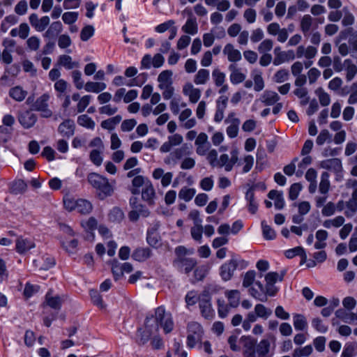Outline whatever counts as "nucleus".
Segmentation results:
<instances>
[{
  "label": "nucleus",
  "mask_w": 357,
  "mask_h": 357,
  "mask_svg": "<svg viewBox=\"0 0 357 357\" xmlns=\"http://www.w3.org/2000/svg\"><path fill=\"white\" fill-rule=\"evenodd\" d=\"M183 93L188 96L189 101L191 103H196L201 97V90L195 88L192 84L188 82L183 86Z\"/></svg>",
  "instance_id": "obj_19"
},
{
  "label": "nucleus",
  "mask_w": 357,
  "mask_h": 357,
  "mask_svg": "<svg viewBox=\"0 0 357 357\" xmlns=\"http://www.w3.org/2000/svg\"><path fill=\"white\" fill-rule=\"evenodd\" d=\"M196 193V190L188 187L182 188L178 192V198L185 202L190 201Z\"/></svg>",
  "instance_id": "obj_53"
},
{
  "label": "nucleus",
  "mask_w": 357,
  "mask_h": 357,
  "mask_svg": "<svg viewBox=\"0 0 357 357\" xmlns=\"http://www.w3.org/2000/svg\"><path fill=\"white\" fill-rule=\"evenodd\" d=\"M245 199L248 202V211L255 214L258 209V204L255 200L253 188H250L245 194Z\"/></svg>",
  "instance_id": "obj_40"
},
{
  "label": "nucleus",
  "mask_w": 357,
  "mask_h": 357,
  "mask_svg": "<svg viewBox=\"0 0 357 357\" xmlns=\"http://www.w3.org/2000/svg\"><path fill=\"white\" fill-rule=\"evenodd\" d=\"M91 184L96 189V193L100 199H104L113 193V187L107 178L97 174H91Z\"/></svg>",
  "instance_id": "obj_1"
},
{
  "label": "nucleus",
  "mask_w": 357,
  "mask_h": 357,
  "mask_svg": "<svg viewBox=\"0 0 357 357\" xmlns=\"http://www.w3.org/2000/svg\"><path fill=\"white\" fill-rule=\"evenodd\" d=\"M212 77L215 86H220L225 83L226 75L218 68H215L212 72Z\"/></svg>",
  "instance_id": "obj_59"
},
{
  "label": "nucleus",
  "mask_w": 357,
  "mask_h": 357,
  "mask_svg": "<svg viewBox=\"0 0 357 357\" xmlns=\"http://www.w3.org/2000/svg\"><path fill=\"white\" fill-rule=\"evenodd\" d=\"M268 197L270 199L274 200L275 208L280 210L284 206V200L283 198L282 192L278 191L276 190H271L268 194Z\"/></svg>",
  "instance_id": "obj_28"
},
{
  "label": "nucleus",
  "mask_w": 357,
  "mask_h": 357,
  "mask_svg": "<svg viewBox=\"0 0 357 357\" xmlns=\"http://www.w3.org/2000/svg\"><path fill=\"white\" fill-rule=\"evenodd\" d=\"M231 71L230 75V81L234 84H238L245 79V75L242 73L240 70L237 69L234 65H230L229 67Z\"/></svg>",
  "instance_id": "obj_41"
},
{
  "label": "nucleus",
  "mask_w": 357,
  "mask_h": 357,
  "mask_svg": "<svg viewBox=\"0 0 357 357\" xmlns=\"http://www.w3.org/2000/svg\"><path fill=\"white\" fill-rule=\"evenodd\" d=\"M72 77L73 79V82L77 89H81L84 86V89L86 91H89V82H86L85 85H84V82L82 79V73L79 70H73L72 72Z\"/></svg>",
  "instance_id": "obj_46"
},
{
  "label": "nucleus",
  "mask_w": 357,
  "mask_h": 357,
  "mask_svg": "<svg viewBox=\"0 0 357 357\" xmlns=\"http://www.w3.org/2000/svg\"><path fill=\"white\" fill-rule=\"evenodd\" d=\"M263 236L266 240H273L275 238V231L266 224L265 220L261 221Z\"/></svg>",
  "instance_id": "obj_58"
},
{
  "label": "nucleus",
  "mask_w": 357,
  "mask_h": 357,
  "mask_svg": "<svg viewBox=\"0 0 357 357\" xmlns=\"http://www.w3.org/2000/svg\"><path fill=\"white\" fill-rule=\"evenodd\" d=\"M280 99L278 94L272 91H265L261 96V101L266 105H273Z\"/></svg>",
  "instance_id": "obj_35"
},
{
  "label": "nucleus",
  "mask_w": 357,
  "mask_h": 357,
  "mask_svg": "<svg viewBox=\"0 0 357 357\" xmlns=\"http://www.w3.org/2000/svg\"><path fill=\"white\" fill-rule=\"evenodd\" d=\"M243 357H257L256 343L257 340L251 336H242Z\"/></svg>",
  "instance_id": "obj_12"
},
{
  "label": "nucleus",
  "mask_w": 357,
  "mask_h": 357,
  "mask_svg": "<svg viewBox=\"0 0 357 357\" xmlns=\"http://www.w3.org/2000/svg\"><path fill=\"white\" fill-rule=\"evenodd\" d=\"M344 68L346 71L347 81H351L357 74V66L351 59H347L344 61Z\"/></svg>",
  "instance_id": "obj_32"
},
{
  "label": "nucleus",
  "mask_w": 357,
  "mask_h": 357,
  "mask_svg": "<svg viewBox=\"0 0 357 357\" xmlns=\"http://www.w3.org/2000/svg\"><path fill=\"white\" fill-rule=\"evenodd\" d=\"M223 54L227 56V59L230 62L239 61L242 56L240 51L234 48L232 44H227L223 49Z\"/></svg>",
  "instance_id": "obj_20"
},
{
  "label": "nucleus",
  "mask_w": 357,
  "mask_h": 357,
  "mask_svg": "<svg viewBox=\"0 0 357 357\" xmlns=\"http://www.w3.org/2000/svg\"><path fill=\"white\" fill-rule=\"evenodd\" d=\"M225 296L229 301L230 307L235 308L238 306L241 299V293L238 290H227L225 291Z\"/></svg>",
  "instance_id": "obj_31"
},
{
  "label": "nucleus",
  "mask_w": 357,
  "mask_h": 357,
  "mask_svg": "<svg viewBox=\"0 0 357 357\" xmlns=\"http://www.w3.org/2000/svg\"><path fill=\"white\" fill-rule=\"evenodd\" d=\"M182 31L185 33L195 35L198 31L197 24L195 20L188 19L182 26Z\"/></svg>",
  "instance_id": "obj_51"
},
{
  "label": "nucleus",
  "mask_w": 357,
  "mask_h": 357,
  "mask_svg": "<svg viewBox=\"0 0 357 357\" xmlns=\"http://www.w3.org/2000/svg\"><path fill=\"white\" fill-rule=\"evenodd\" d=\"M155 321L166 333L171 332L174 327V323L171 314L167 313L162 307L155 310Z\"/></svg>",
  "instance_id": "obj_7"
},
{
  "label": "nucleus",
  "mask_w": 357,
  "mask_h": 357,
  "mask_svg": "<svg viewBox=\"0 0 357 357\" xmlns=\"http://www.w3.org/2000/svg\"><path fill=\"white\" fill-rule=\"evenodd\" d=\"M314 19L310 15H304L300 22V29L305 37H308L312 29Z\"/></svg>",
  "instance_id": "obj_22"
},
{
  "label": "nucleus",
  "mask_w": 357,
  "mask_h": 357,
  "mask_svg": "<svg viewBox=\"0 0 357 357\" xmlns=\"http://www.w3.org/2000/svg\"><path fill=\"white\" fill-rule=\"evenodd\" d=\"M62 27L61 22H54L45 31L43 36L50 40H55L59 33L62 31Z\"/></svg>",
  "instance_id": "obj_26"
},
{
  "label": "nucleus",
  "mask_w": 357,
  "mask_h": 357,
  "mask_svg": "<svg viewBox=\"0 0 357 357\" xmlns=\"http://www.w3.org/2000/svg\"><path fill=\"white\" fill-rule=\"evenodd\" d=\"M303 186L300 183L292 184L289 188V197L291 200H295L298 198Z\"/></svg>",
  "instance_id": "obj_62"
},
{
  "label": "nucleus",
  "mask_w": 357,
  "mask_h": 357,
  "mask_svg": "<svg viewBox=\"0 0 357 357\" xmlns=\"http://www.w3.org/2000/svg\"><path fill=\"white\" fill-rule=\"evenodd\" d=\"M206 155V160L213 167H218V151L215 149L209 150Z\"/></svg>",
  "instance_id": "obj_64"
},
{
  "label": "nucleus",
  "mask_w": 357,
  "mask_h": 357,
  "mask_svg": "<svg viewBox=\"0 0 357 357\" xmlns=\"http://www.w3.org/2000/svg\"><path fill=\"white\" fill-rule=\"evenodd\" d=\"M187 331V345L189 348H193L202 341L203 328L199 323L194 321L188 324Z\"/></svg>",
  "instance_id": "obj_4"
},
{
  "label": "nucleus",
  "mask_w": 357,
  "mask_h": 357,
  "mask_svg": "<svg viewBox=\"0 0 357 357\" xmlns=\"http://www.w3.org/2000/svg\"><path fill=\"white\" fill-rule=\"evenodd\" d=\"M183 138L181 135L175 133L168 136L167 140L165 142L160 148V151L162 153L169 152L174 146H179L182 144Z\"/></svg>",
  "instance_id": "obj_15"
},
{
  "label": "nucleus",
  "mask_w": 357,
  "mask_h": 357,
  "mask_svg": "<svg viewBox=\"0 0 357 357\" xmlns=\"http://www.w3.org/2000/svg\"><path fill=\"white\" fill-rule=\"evenodd\" d=\"M284 255L289 259H291L295 256H301L304 260L306 259L305 252L304 249L300 246L286 250Z\"/></svg>",
  "instance_id": "obj_57"
},
{
  "label": "nucleus",
  "mask_w": 357,
  "mask_h": 357,
  "mask_svg": "<svg viewBox=\"0 0 357 357\" xmlns=\"http://www.w3.org/2000/svg\"><path fill=\"white\" fill-rule=\"evenodd\" d=\"M289 73L287 69L278 70L273 76V79L277 83H282L289 79Z\"/></svg>",
  "instance_id": "obj_63"
},
{
  "label": "nucleus",
  "mask_w": 357,
  "mask_h": 357,
  "mask_svg": "<svg viewBox=\"0 0 357 357\" xmlns=\"http://www.w3.org/2000/svg\"><path fill=\"white\" fill-rule=\"evenodd\" d=\"M43 263L40 265L38 264L37 260L33 261V264L36 266H39L40 269L42 270H48L51 268H52L55 265V259L53 257L50 256V255H45L43 257Z\"/></svg>",
  "instance_id": "obj_45"
},
{
  "label": "nucleus",
  "mask_w": 357,
  "mask_h": 357,
  "mask_svg": "<svg viewBox=\"0 0 357 357\" xmlns=\"http://www.w3.org/2000/svg\"><path fill=\"white\" fill-rule=\"evenodd\" d=\"M27 184L22 179L13 181L10 187V192L13 195H21L26 192Z\"/></svg>",
  "instance_id": "obj_36"
},
{
  "label": "nucleus",
  "mask_w": 357,
  "mask_h": 357,
  "mask_svg": "<svg viewBox=\"0 0 357 357\" xmlns=\"http://www.w3.org/2000/svg\"><path fill=\"white\" fill-rule=\"evenodd\" d=\"M151 255V250L149 248H138L132 255L133 259L137 261H144Z\"/></svg>",
  "instance_id": "obj_29"
},
{
  "label": "nucleus",
  "mask_w": 357,
  "mask_h": 357,
  "mask_svg": "<svg viewBox=\"0 0 357 357\" xmlns=\"http://www.w3.org/2000/svg\"><path fill=\"white\" fill-rule=\"evenodd\" d=\"M328 237V233L324 229H319L315 234L316 242L314 247L317 250H322L327 245L326 241Z\"/></svg>",
  "instance_id": "obj_27"
},
{
  "label": "nucleus",
  "mask_w": 357,
  "mask_h": 357,
  "mask_svg": "<svg viewBox=\"0 0 357 357\" xmlns=\"http://www.w3.org/2000/svg\"><path fill=\"white\" fill-rule=\"evenodd\" d=\"M345 222V219L342 215H338L334 218L333 219L326 220L323 222V226L325 228L330 229L332 227L338 228L344 225Z\"/></svg>",
  "instance_id": "obj_47"
},
{
  "label": "nucleus",
  "mask_w": 357,
  "mask_h": 357,
  "mask_svg": "<svg viewBox=\"0 0 357 357\" xmlns=\"http://www.w3.org/2000/svg\"><path fill=\"white\" fill-rule=\"evenodd\" d=\"M254 311L259 318L263 319H267L272 314V310L263 304H257L255 306Z\"/></svg>",
  "instance_id": "obj_49"
},
{
  "label": "nucleus",
  "mask_w": 357,
  "mask_h": 357,
  "mask_svg": "<svg viewBox=\"0 0 357 357\" xmlns=\"http://www.w3.org/2000/svg\"><path fill=\"white\" fill-rule=\"evenodd\" d=\"M329 176V174L326 172H323L321 175L319 191L321 195H328L330 190L331 183Z\"/></svg>",
  "instance_id": "obj_37"
},
{
  "label": "nucleus",
  "mask_w": 357,
  "mask_h": 357,
  "mask_svg": "<svg viewBox=\"0 0 357 357\" xmlns=\"http://www.w3.org/2000/svg\"><path fill=\"white\" fill-rule=\"evenodd\" d=\"M27 93V91L23 90L22 88L20 86L13 87L9 90L10 97L17 102L24 100Z\"/></svg>",
  "instance_id": "obj_42"
},
{
  "label": "nucleus",
  "mask_w": 357,
  "mask_h": 357,
  "mask_svg": "<svg viewBox=\"0 0 357 357\" xmlns=\"http://www.w3.org/2000/svg\"><path fill=\"white\" fill-rule=\"evenodd\" d=\"M294 94L298 98L301 99V104L305 105L309 102L310 98L308 96V91L304 86L296 87L294 90Z\"/></svg>",
  "instance_id": "obj_48"
},
{
  "label": "nucleus",
  "mask_w": 357,
  "mask_h": 357,
  "mask_svg": "<svg viewBox=\"0 0 357 357\" xmlns=\"http://www.w3.org/2000/svg\"><path fill=\"white\" fill-rule=\"evenodd\" d=\"M91 301L100 310H105L107 305L104 303L102 296L97 291L91 290Z\"/></svg>",
  "instance_id": "obj_52"
},
{
  "label": "nucleus",
  "mask_w": 357,
  "mask_h": 357,
  "mask_svg": "<svg viewBox=\"0 0 357 357\" xmlns=\"http://www.w3.org/2000/svg\"><path fill=\"white\" fill-rule=\"evenodd\" d=\"M336 212V205L332 202H328L323 207L321 214L324 217H330Z\"/></svg>",
  "instance_id": "obj_60"
},
{
  "label": "nucleus",
  "mask_w": 357,
  "mask_h": 357,
  "mask_svg": "<svg viewBox=\"0 0 357 357\" xmlns=\"http://www.w3.org/2000/svg\"><path fill=\"white\" fill-rule=\"evenodd\" d=\"M172 75L173 73L170 70L162 71L158 77V87L172 84Z\"/></svg>",
  "instance_id": "obj_39"
},
{
  "label": "nucleus",
  "mask_w": 357,
  "mask_h": 357,
  "mask_svg": "<svg viewBox=\"0 0 357 357\" xmlns=\"http://www.w3.org/2000/svg\"><path fill=\"white\" fill-rule=\"evenodd\" d=\"M35 247V243L29 238L19 237L16 241V251L20 254H24Z\"/></svg>",
  "instance_id": "obj_25"
},
{
  "label": "nucleus",
  "mask_w": 357,
  "mask_h": 357,
  "mask_svg": "<svg viewBox=\"0 0 357 357\" xmlns=\"http://www.w3.org/2000/svg\"><path fill=\"white\" fill-rule=\"evenodd\" d=\"M284 275H279L277 272H269L265 275L266 292L269 296H274L278 291V288L275 286L278 281L283 280Z\"/></svg>",
  "instance_id": "obj_9"
},
{
  "label": "nucleus",
  "mask_w": 357,
  "mask_h": 357,
  "mask_svg": "<svg viewBox=\"0 0 357 357\" xmlns=\"http://www.w3.org/2000/svg\"><path fill=\"white\" fill-rule=\"evenodd\" d=\"M122 120L120 115H116L101 122V127L107 130H112Z\"/></svg>",
  "instance_id": "obj_44"
},
{
  "label": "nucleus",
  "mask_w": 357,
  "mask_h": 357,
  "mask_svg": "<svg viewBox=\"0 0 357 357\" xmlns=\"http://www.w3.org/2000/svg\"><path fill=\"white\" fill-rule=\"evenodd\" d=\"M238 160V151L233 149L230 151V156L227 153L221 154L218 159L219 168H224L226 172H231Z\"/></svg>",
  "instance_id": "obj_6"
},
{
  "label": "nucleus",
  "mask_w": 357,
  "mask_h": 357,
  "mask_svg": "<svg viewBox=\"0 0 357 357\" xmlns=\"http://www.w3.org/2000/svg\"><path fill=\"white\" fill-rule=\"evenodd\" d=\"M63 205L66 210H76L80 215H87L89 213V202L85 199H75L71 197L63 198Z\"/></svg>",
  "instance_id": "obj_3"
},
{
  "label": "nucleus",
  "mask_w": 357,
  "mask_h": 357,
  "mask_svg": "<svg viewBox=\"0 0 357 357\" xmlns=\"http://www.w3.org/2000/svg\"><path fill=\"white\" fill-rule=\"evenodd\" d=\"M248 291L250 296L259 301L266 302L268 301L269 296L266 292V288L259 281L255 282L254 286L251 287Z\"/></svg>",
  "instance_id": "obj_13"
},
{
  "label": "nucleus",
  "mask_w": 357,
  "mask_h": 357,
  "mask_svg": "<svg viewBox=\"0 0 357 357\" xmlns=\"http://www.w3.org/2000/svg\"><path fill=\"white\" fill-rule=\"evenodd\" d=\"M155 197V189L150 183H146L142 191V198L148 203L149 205L154 204V199Z\"/></svg>",
  "instance_id": "obj_23"
},
{
  "label": "nucleus",
  "mask_w": 357,
  "mask_h": 357,
  "mask_svg": "<svg viewBox=\"0 0 357 357\" xmlns=\"http://www.w3.org/2000/svg\"><path fill=\"white\" fill-rule=\"evenodd\" d=\"M168 153L169 154L165 156L163 162L166 165L172 168L176 167L179 162H181L184 157L190 155L191 151L186 144H184Z\"/></svg>",
  "instance_id": "obj_2"
},
{
  "label": "nucleus",
  "mask_w": 357,
  "mask_h": 357,
  "mask_svg": "<svg viewBox=\"0 0 357 357\" xmlns=\"http://www.w3.org/2000/svg\"><path fill=\"white\" fill-rule=\"evenodd\" d=\"M320 167L335 172H340L342 170V162L339 158H336L321 161Z\"/></svg>",
  "instance_id": "obj_21"
},
{
  "label": "nucleus",
  "mask_w": 357,
  "mask_h": 357,
  "mask_svg": "<svg viewBox=\"0 0 357 357\" xmlns=\"http://www.w3.org/2000/svg\"><path fill=\"white\" fill-rule=\"evenodd\" d=\"M29 20L31 25L38 31H44L50 24L48 16H43L38 19V15L36 13H32Z\"/></svg>",
  "instance_id": "obj_17"
},
{
  "label": "nucleus",
  "mask_w": 357,
  "mask_h": 357,
  "mask_svg": "<svg viewBox=\"0 0 357 357\" xmlns=\"http://www.w3.org/2000/svg\"><path fill=\"white\" fill-rule=\"evenodd\" d=\"M49 99L50 96L47 93H44L38 98L33 105V109L40 112V115L43 118H50L52 115V112L48 108Z\"/></svg>",
  "instance_id": "obj_8"
},
{
  "label": "nucleus",
  "mask_w": 357,
  "mask_h": 357,
  "mask_svg": "<svg viewBox=\"0 0 357 357\" xmlns=\"http://www.w3.org/2000/svg\"><path fill=\"white\" fill-rule=\"evenodd\" d=\"M210 79V72L205 68L199 69L194 77L193 82L197 85L206 84Z\"/></svg>",
  "instance_id": "obj_33"
},
{
  "label": "nucleus",
  "mask_w": 357,
  "mask_h": 357,
  "mask_svg": "<svg viewBox=\"0 0 357 357\" xmlns=\"http://www.w3.org/2000/svg\"><path fill=\"white\" fill-rule=\"evenodd\" d=\"M313 351L312 347L309 344L303 347H298L294 350L293 357H307L311 355Z\"/></svg>",
  "instance_id": "obj_54"
},
{
  "label": "nucleus",
  "mask_w": 357,
  "mask_h": 357,
  "mask_svg": "<svg viewBox=\"0 0 357 357\" xmlns=\"http://www.w3.org/2000/svg\"><path fill=\"white\" fill-rule=\"evenodd\" d=\"M59 132L63 136L69 138L75 132V123L73 120L67 119L62 122L59 128Z\"/></svg>",
  "instance_id": "obj_24"
},
{
  "label": "nucleus",
  "mask_w": 357,
  "mask_h": 357,
  "mask_svg": "<svg viewBox=\"0 0 357 357\" xmlns=\"http://www.w3.org/2000/svg\"><path fill=\"white\" fill-rule=\"evenodd\" d=\"M108 218L111 222L119 223L124 219V213L119 207L114 206L109 211Z\"/></svg>",
  "instance_id": "obj_43"
},
{
  "label": "nucleus",
  "mask_w": 357,
  "mask_h": 357,
  "mask_svg": "<svg viewBox=\"0 0 357 357\" xmlns=\"http://www.w3.org/2000/svg\"><path fill=\"white\" fill-rule=\"evenodd\" d=\"M202 234L203 227L202 224L194 225V226L190 229V234L192 238L199 243H201L202 241Z\"/></svg>",
  "instance_id": "obj_55"
},
{
  "label": "nucleus",
  "mask_w": 357,
  "mask_h": 357,
  "mask_svg": "<svg viewBox=\"0 0 357 357\" xmlns=\"http://www.w3.org/2000/svg\"><path fill=\"white\" fill-rule=\"evenodd\" d=\"M316 94L319 97L320 104L322 106H328L331 102V98L328 93L325 92L321 88L317 89Z\"/></svg>",
  "instance_id": "obj_61"
},
{
  "label": "nucleus",
  "mask_w": 357,
  "mask_h": 357,
  "mask_svg": "<svg viewBox=\"0 0 357 357\" xmlns=\"http://www.w3.org/2000/svg\"><path fill=\"white\" fill-rule=\"evenodd\" d=\"M237 260L234 257L223 264L220 268V275L222 279L224 281L230 280L237 268Z\"/></svg>",
  "instance_id": "obj_11"
},
{
  "label": "nucleus",
  "mask_w": 357,
  "mask_h": 357,
  "mask_svg": "<svg viewBox=\"0 0 357 357\" xmlns=\"http://www.w3.org/2000/svg\"><path fill=\"white\" fill-rule=\"evenodd\" d=\"M2 46L3 47L1 52L2 61L6 64H10L13 62L11 54L15 51L16 42L13 39L6 38L3 40Z\"/></svg>",
  "instance_id": "obj_10"
},
{
  "label": "nucleus",
  "mask_w": 357,
  "mask_h": 357,
  "mask_svg": "<svg viewBox=\"0 0 357 357\" xmlns=\"http://www.w3.org/2000/svg\"><path fill=\"white\" fill-rule=\"evenodd\" d=\"M18 121L24 128L28 129L36 123L37 116L31 111L26 110L19 114Z\"/></svg>",
  "instance_id": "obj_18"
},
{
  "label": "nucleus",
  "mask_w": 357,
  "mask_h": 357,
  "mask_svg": "<svg viewBox=\"0 0 357 357\" xmlns=\"http://www.w3.org/2000/svg\"><path fill=\"white\" fill-rule=\"evenodd\" d=\"M199 306L202 315L206 319H211L215 316V311L211 305V295L207 290L199 295Z\"/></svg>",
  "instance_id": "obj_5"
},
{
  "label": "nucleus",
  "mask_w": 357,
  "mask_h": 357,
  "mask_svg": "<svg viewBox=\"0 0 357 357\" xmlns=\"http://www.w3.org/2000/svg\"><path fill=\"white\" fill-rule=\"evenodd\" d=\"M45 302L47 305L54 310H60L62 301L60 296H52L51 291H48L45 296Z\"/></svg>",
  "instance_id": "obj_38"
},
{
  "label": "nucleus",
  "mask_w": 357,
  "mask_h": 357,
  "mask_svg": "<svg viewBox=\"0 0 357 357\" xmlns=\"http://www.w3.org/2000/svg\"><path fill=\"white\" fill-rule=\"evenodd\" d=\"M317 52V47L312 45H308L307 47L299 45L296 50V56L298 59L304 57L307 60H310L316 56Z\"/></svg>",
  "instance_id": "obj_16"
},
{
  "label": "nucleus",
  "mask_w": 357,
  "mask_h": 357,
  "mask_svg": "<svg viewBox=\"0 0 357 357\" xmlns=\"http://www.w3.org/2000/svg\"><path fill=\"white\" fill-rule=\"evenodd\" d=\"M173 265L179 271L188 274L197 265V261L193 258H185L183 259H174Z\"/></svg>",
  "instance_id": "obj_14"
},
{
  "label": "nucleus",
  "mask_w": 357,
  "mask_h": 357,
  "mask_svg": "<svg viewBox=\"0 0 357 357\" xmlns=\"http://www.w3.org/2000/svg\"><path fill=\"white\" fill-rule=\"evenodd\" d=\"M218 303V313L220 317L225 318L227 316L230 308L231 307L229 306V304H226L225 301L222 299H218L217 301Z\"/></svg>",
  "instance_id": "obj_56"
},
{
  "label": "nucleus",
  "mask_w": 357,
  "mask_h": 357,
  "mask_svg": "<svg viewBox=\"0 0 357 357\" xmlns=\"http://www.w3.org/2000/svg\"><path fill=\"white\" fill-rule=\"evenodd\" d=\"M270 347L271 342L267 339H263L258 344L256 343L257 357H267Z\"/></svg>",
  "instance_id": "obj_30"
},
{
  "label": "nucleus",
  "mask_w": 357,
  "mask_h": 357,
  "mask_svg": "<svg viewBox=\"0 0 357 357\" xmlns=\"http://www.w3.org/2000/svg\"><path fill=\"white\" fill-rule=\"evenodd\" d=\"M294 326L296 331H303L307 326V322L305 317L301 314H295L293 317Z\"/></svg>",
  "instance_id": "obj_50"
},
{
  "label": "nucleus",
  "mask_w": 357,
  "mask_h": 357,
  "mask_svg": "<svg viewBox=\"0 0 357 357\" xmlns=\"http://www.w3.org/2000/svg\"><path fill=\"white\" fill-rule=\"evenodd\" d=\"M57 62L58 65L63 66L67 70H71L79 66L78 62L73 61L72 58L66 54L59 56Z\"/></svg>",
  "instance_id": "obj_34"
}]
</instances>
